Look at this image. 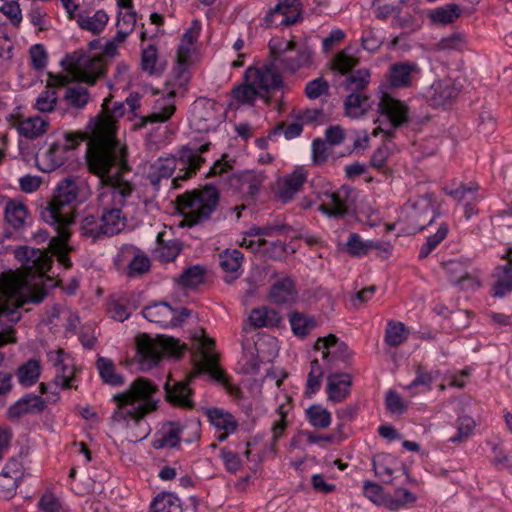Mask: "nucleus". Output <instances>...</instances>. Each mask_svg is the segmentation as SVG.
<instances>
[{"mask_svg": "<svg viewBox=\"0 0 512 512\" xmlns=\"http://www.w3.org/2000/svg\"><path fill=\"white\" fill-rule=\"evenodd\" d=\"M465 43V38L462 33H452L451 35H448L447 37H443V39H440V41L437 43L436 48L437 49H461L463 48Z\"/></svg>", "mask_w": 512, "mask_h": 512, "instance_id": "680f3d73", "label": "nucleus"}, {"mask_svg": "<svg viewBox=\"0 0 512 512\" xmlns=\"http://www.w3.org/2000/svg\"><path fill=\"white\" fill-rule=\"evenodd\" d=\"M289 322L293 333L298 334V336H305V334L310 333L311 329L316 327L315 318L304 314V312H291Z\"/></svg>", "mask_w": 512, "mask_h": 512, "instance_id": "4c0bfd02", "label": "nucleus"}, {"mask_svg": "<svg viewBox=\"0 0 512 512\" xmlns=\"http://www.w3.org/2000/svg\"><path fill=\"white\" fill-rule=\"evenodd\" d=\"M111 96L105 98L102 112L98 115L92 138L87 143V167L94 175H106L110 190L118 201L132 196L133 183L126 180L125 174L130 171L126 145L116 137L117 120L125 112L123 102H115L111 106Z\"/></svg>", "mask_w": 512, "mask_h": 512, "instance_id": "f257e3e1", "label": "nucleus"}, {"mask_svg": "<svg viewBox=\"0 0 512 512\" xmlns=\"http://www.w3.org/2000/svg\"><path fill=\"white\" fill-rule=\"evenodd\" d=\"M408 330L403 322L389 320L385 328V340L390 346H399L408 338Z\"/></svg>", "mask_w": 512, "mask_h": 512, "instance_id": "37998d69", "label": "nucleus"}, {"mask_svg": "<svg viewBox=\"0 0 512 512\" xmlns=\"http://www.w3.org/2000/svg\"><path fill=\"white\" fill-rule=\"evenodd\" d=\"M109 16L105 10H96L92 16L89 14H79L77 23L82 29L87 31L101 32L105 29Z\"/></svg>", "mask_w": 512, "mask_h": 512, "instance_id": "f704fd0d", "label": "nucleus"}, {"mask_svg": "<svg viewBox=\"0 0 512 512\" xmlns=\"http://www.w3.org/2000/svg\"><path fill=\"white\" fill-rule=\"evenodd\" d=\"M150 268V259L147 256H135L128 265V274H144Z\"/></svg>", "mask_w": 512, "mask_h": 512, "instance_id": "774afa93", "label": "nucleus"}, {"mask_svg": "<svg viewBox=\"0 0 512 512\" xmlns=\"http://www.w3.org/2000/svg\"><path fill=\"white\" fill-rule=\"evenodd\" d=\"M281 316L275 309L270 307H257L248 316V321L243 326V331L259 329V327H276L279 325Z\"/></svg>", "mask_w": 512, "mask_h": 512, "instance_id": "5701e85b", "label": "nucleus"}, {"mask_svg": "<svg viewBox=\"0 0 512 512\" xmlns=\"http://www.w3.org/2000/svg\"><path fill=\"white\" fill-rule=\"evenodd\" d=\"M6 294L7 301L3 305L0 303V313H12L13 309L10 308V304L15 308H18V306H23L25 302H28V300H30V302H42L43 298L47 295L45 290H33L29 295H27V297H25L22 282L17 280V278L9 280L6 286ZM6 342H8V339H6L5 335L0 333V346H3ZM4 359L5 354L0 351V364Z\"/></svg>", "mask_w": 512, "mask_h": 512, "instance_id": "4468645a", "label": "nucleus"}, {"mask_svg": "<svg viewBox=\"0 0 512 512\" xmlns=\"http://www.w3.org/2000/svg\"><path fill=\"white\" fill-rule=\"evenodd\" d=\"M184 348L178 339L167 335L151 337L148 333H139L136 337V358L143 371L155 367L165 353L181 355Z\"/></svg>", "mask_w": 512, "mask_h": 512, "instance_id": "6e6552de", "label": "nucleus"}, {"mask_svg": "<svg viewBox=\"0 0 512 512\" xmlns=\"http://www.w3.org/2000/svg\"><path fill=\"white\" fill-rule=\"evenodd\" d=\"M201 30L199 20H193L190 28L183 35L182 44L177 51V61L180 65H185L189 61L191 46L196 42Z\"/></svg>", "mask_w": 512, "mask_h": 512, "instance_id": "473e14b6", "label": "nucleus"}, {"mask_svg": "<svg viewBox=\"0 0 512 512\" xmlns=\"http://www.w3.org/2000/svg\"><path fill=\"white\" fill-rule=\"evenodd\" d=\"M297 291L293 278L290 276H280L272 284L269 292V298L273 302H288L294 298Z\"/></svg>", "mask_w": 512, "mask_h": 512, "instance_id": "c85d7f7f", "label": "nucleus"}, {"mask_svg": "<svg viewBox=\"0 0 512 512\" xmlns=\"http://www.w3.org/2000/svg\"><path fill=\"white\" fill-rule=\"evenodd\" d=\"M281 131H283L287 139H293V137H298L301 131H303L302 121L298 119L295 123L287 124V126L285 123L277 124V126H275L270 135H276V133H281Z\"/></svg>", "mask_w": 512, "mask_h": 512, "instance_id": "052dcab7", "label": "nucleus"}, {"mask_svg": "<svg viewBox=\"0 0 512 512\" xmlns=\"http://www.w3.org/2000/svg\"><path fill=\"white\" fill-rule=\"evenodd\" d=\"M355 200V191L349 185H342L336 191H324L320 194L318 209L329 217H343L351 209Z\"/></svg>", "mask_w": 512, "mask_h": 512, "instance_id": "ddd939ff", "label": "nucleus"}, {"mask_svg": "<svg viewBox=\"0 0 512 512\" xmlns=\"http://www.w3.org/2000/svg\"><path fill=\"white\" fill-rule=\"evenodd\" d=\"M157 240L158 246L156 249V256L160 258V260H165V262H167V260H174V258L179 255L181 251V244L179 240H170V242L165 244V242L161 240V235H158Z\"/></svg>", "mask_w": 512, "mask_h": 512, "instance_id": "3c124183", "label": "nucleus"}, {"mask_svg": "<svg viewBox=\"0 0 512 512\" xmlns=\"http://www.w3.org/2000/svg\"><path fill=\"white\" fill-rule=\"evenodd\" d=\"M314 348L315 350L322 351L323 359H341L342 361H347L353 353L347 343L340 341L334 333H330L326 335V337H318Z\"/></svg>", "mask_w": 512, "mask_h": 512, "instance_id": "6ab92c4d", "label": "nucleus"}, {"mask_svg": "<svg viewBox=\"0 0 512 512\" xmlns=\"http://www.w3.org/2000/svg\"><path fill=\"white\" fill-rule=\"evenodd\" d=\"M84 139L80 132H67L60 140L54 142L50 147L42 153L38 160L43 163L44 171H53L56 167H60L66 162L68 153L79 145Z\"/></svg>", "mask_w": 512, "mask_h": 512, "instance_id": "f8f14e48", "label": "nucleus"}, {"mask_svg": "<svg viewBox=\"0 0 512 512\" xmlns=\"http://www.w3.org/2000/svg\"><path fill=\"white\" fill-rule=\"evenodd\" d=\"M48 126V121L43 119V117H28V119H24L20 121L18 125V130L25 137H30V139H34V137H39V135H43L45 133Z\"/></svg>", "mask_w": 512, "mask_h": 512, "instance_id": "a19ab883", "label": "nucleus"}, {"mask_svg": "<svg viewBox=\"0 0 512 512\" xmlns=\"http://www.w3.org/2000/svg\"><path fill=\"white\" fill-rule=\"evenodd\" d=\"M204 278V269L199 267V265H194V267H188L182 274L179 276V282L182 285H186V287H196L199 285Z\"/></svg>", "mask_w": 512, "mask_h": 512, "instance_id": "bf43d9fd", "label": "nucleus"}, {"mask_svg": "<svg viewBox=\"0 0 512 512\" xmlns=\"http://www.w3.org/2000/svg\"><path fill=\"white\" fill-rule=\"evenodd\" d=\"M324 376V370L317 358L312 360L310 363V371L308 373V379L306 384V392L307 393H315L321 388V380Z\"/></svg>", "mask_w": 512, "mask_h": 512, "instance_id": "5fc2aeb1", "label": "nucleus"}, {"mask_svg": "<svg viewBox=\"0 0 512 512\" xmlns=\"http://www.w3.org/2000/svg\"><path fill=\"white\" fill-rule=\"evenodd\" d=\"M302 11V0H280L267 12L265 21L269 25H279V23L294 25L302 19Z\"/></svg>", "mask_w": 512, "mask_h": 512, "instance_id": "2eb2a0df", "label": "nucleus"}, {"mask_svg": "<svg viewBox=\"0 0 512 512\" xmlns=\"http://www.w3.org/2000/svg\"><path fill=\"white\" fill-rule=\"evenodd\" d=\"M96 367L100 377L104 382H106V384L119 386V384H123V382H125L123 375L117 373L115 364L113 360H110V358H106V356H99L96 360Z\"/></svg>", "mask_w": 512, "mask_h": 512, "instance_id": "72a5a7b5", "label": "nucleus"}, {"mask_svg": "<svg viewBox=\"0 0 512 512\" xmlns=\"http://www.w3.org/2000/svg\"><path fill=\"white\" fill-rule=\"evenodd\" d=\"M263 182V174H257V172H243L240 175V188L248 196H256Z\"/></svg>", "mask_w": 512, "mask_h": 512, "instance_id": "de8ad7c7", "label": "nucleus"}, {"mask_svg": "<svg viewBox=\"0 0 512 512\" xmlns=\"http://www.w3.org/2000/svg\"><path fill=\"white\" fill-rule=\"evenodd\" d=\"M352 380L350 373H330L327 377L328 399L343 401L351 391Z\"/></svg>", "mask_w": 512, "mask_h": 512, "instance_id": "a878e982", "label": "nucleus"}, {"mask_svg": "<svg viewBox=\"0 0 512 512\" xmlns=\"http://www.w3.org/2000/svg\"><path fill=\"white\" fill-rule=\"evenodd\" d=\"M210 144H203L199 147H190V145H183L178 150L176 157H160L150 166L148 172V180L155 188H159L162 179H168L173 175L177 162L180 164L179 172L172 180L175 188L181 186V181L190 179L196 175L202 163L205 162L203 153L209 150Z\"/></svg>", "mask_w": 512, "mask_h": 512, "instance_id": "39448f33", "label": "nucleus"}, {"mask_svg": "<svg viewBox=\"0 0 512 512\" xmlns=\"http://www.w3.org/2000/svg\"><path fill=\"white\" fill-rule=\"evenodd\" d=\"M444 268L453 283H457L463 289H475L479 282L475 276L469 273L465 261L461 259H450L444 263Z\"/></svg>", "mask_w": 512, "mask_h": 512, "instance_id": "aec40b11", "label": "nucleus"}, {"mask_svg": "<svg viewBox=\"0 0 512 512\" xmlns=\"http://www.w3.org/2000/svg\"><path fill=\"white\" fill-rule=\"evenodd\" d=\"M415 66L402 62L401 64H393L390 67V84L392 86H407L411 80V72Z\"/></svg>", "mask_w": 512, "mask_h": 512, "instance_id": "49530a36", "label": "nucleus"}, {"mask_svg": "<svg viewBox=\"0 0 512 512\" xmlns=\"http://www.w3.org/2000/svg\"><path fill=\"white\" fill-rule=\"evenodd\" d=\"M476 423L473 417H469V415H462L457 419V432L455 436L450 438V441L453 443H461V441H465L471 433H473L474 427Z\"/></svg>", "mask_w": 512, "mask_h": 512, "instance_id": "864d4df0", "label": "nucleus"}, {"mask_svg": "<svg viewBox=\"0 0 512 512\" xmlns=\"http://www.w3.org/2000/svg\"><path fill=\"white\" fill-rule=\"evenodd\" d=\"M220 193L214 185H205L201 189H192L178 195L176 203L189 226L210 219L217 209Z\"/></svg>", "mask_w": 512, "mask_h": 512, "instance_id": "0eeeda50", "label": "nucleus"}, {"mask_svg": "<svg viewBox=\"0 0 512 512\" xmlns=\"http://www.w3.org/2000/svg\"><path fill=\"white\" fill-rule=\"evenodd\" d=\"M68 82V75H50L48 86L37 97L35 107L42 112L53 110L58 101V95L54 86H67Z\"/></svg>", "mask_w": 512, "mask_h": 512, "instance_id": "412c9836", "label": "nucleus"}, {"mask_svg": "<svg viewBox=\"0 0 512 512\" xmlns=\"http://www.w3.org/2000/svg\"><path fill=\"white\" fill-rule=\"evenodd\" d=\"M306 415L312 426L327 427L331 424V411L322 406H310L306 409Z\"/></svg>", "mask_w": 512, "mask_h": 512, "instance_id": "603ef678", "label": "nucleus"}, {"mask_svg": "<svg viewBox=\"0 0 512 512\" xmlns=\"http://www.w3.org/2000/svg\"><path fill=\"white\" fill-rule=\"evenodd\" d=\"M175 94L176 92L171 90L168 92L166 98L158 100L152 113L147 115V117H144V124H148V122H167L176 110L174 103Z\"/></svg>", "mask_w": 512, "mask_h": 512, "instance_id": "cd10ccee", "label": "nucleus"}, {"mask_svg": "<svg viewBox=\"0 0 512 512\" xmlns=\"http://www.w3.org/2000/svg\"><path fill=\"white\" fill-rule=\"evenodd\" d=\"M370 107L369 96L365 92H357V90H350V94L344 101V108L348 116L358 118L367 112Z\"/></svg>", "mask_w": 512, "mask_h": 512, "instance_id": "c756f323", "label": "nucleus"}, {"mask_svg": "<svg viewBox=\"0 0 512 512\" xmlns=\"http://www.w3.org/2000/svg\"><path fill=\"white\" fill-rule=\"evenodd\" d=\"M62 63L66 65L68 77L72 76L74 80H81L88 84H95L97 78L106 70L105 58L90 52H72Z\"/></svg>", "mask_w": 512, "mask_h": 512, "instance_id": "1a4fd4ad", "label": "nucleus"}, {"mask_svg": "<svg viewBox=\"0 0 512 512\" xmlns=\"http://www.w3.org/2000/svg\"><path fill=\"white\" fill-rule=\"evenodd\" d=\"M462 9L456 3H449L445 5V7H438L437 9L430 11V19L434 23H442V25H447V23H453L459 15H461Z\"/></svg>", "mask_w": 512, "mask_h": 512, "instance_id": "c03bdc74", "label": "nucleus"}, {"mask_svg": "<svg viewBox=\"0 0 512 512\" xmlns=\"http://www.w3.org/2000/svg\"><path fill=\"white\" fill-rule=\"evenodd\" d=\"M206 414L209 421L219 429H226V431H235L238 427V423L229 411L220 408L207 409Z\"/></svg>", "mask_w": 512, "mask_h": 512, "instance_id": "c9c22d12", "label": "nucleus"}, {"mask_svg": "<svg viewBox=\"0 0 512 512\" xmlns=\"http://www.w3.org/2000/svg\"><path fill=\"white\" fill-rule=\"evenodd\" d=\"M46 402L37 394H27L12 404L8 409V416L11 420H19L25 414H34L45 409Z\"/></svg>", "mask_w": 512, "mask_h": 512, "instance_id": "b1692460", "label": "nucleus"}, {"mask_svg": "<svg viewBox=\"0 0 512 512\" xmlns=\"http://www.w3.org/2000/svg\"><path fill=\"white\" fill-rule=\"evenodd\" d=\"M329 85L323 77H318V79H314L313 81H310L305 86V93L307 97H310V99H317V97H320L322 93H325L327 91Z\"/></svg>", "mask_w": 512, "mask_h": 512, "instance_id": "e2e57ef3", "label": "nucleus"}, {"mask_svg": "<svg viewBox=\"0 0 512 512\" xmlns=\"http://www.w3.org/2000/svg\"><path fill=\"white\" fill-rule=\"evenodd\" d=\"M374 245V240H363L358 233H350L346 241L347 251L350 255H366Z\"/></svg>", "mask_w": 512, "mask_h": 512, "instance_id": "09e8293b", "label": "nucleus"}, {"mask_svg": "<svg viewBox=\"0 0 512 512\" xmlns=\"http://www.w3.org/2000/svg\"><path fill=\"white\" fill-rule=\"evenodd\" d=\"M142 314L149 321H155V323H161L162 325H171L174 309L166 301H161L160 303H154L145 307Z\"/></svg>", "mask_w": 512, "mask_h": 512, "instance_id": "7c9ffc66", "label": "nucleus"}, {"mask_svg": "<svg viewBox=\"0 0 512 512\" xmlns=\"http://www.w3.org/2000/svg\"><path fill=\"white\" fill-rule=\"evenodd\" d=\"M185 427L192 429L194 439H198V437H200V426L197 421H193V423H189L186 426L178 425V423H169L168 425L163 426L162 430L155 438L153 446L155 448L178 447Z\"/></svg>", "mask_w": 512, "mask_h": 512, "instance_id": "f3484780", "label": "nucleus"}, {"mask_svg": "<svg viewBox=\"0 0 512 512\" xmlns=\"http://www.w3.org/2000/svg\"><path fill=\"white\" fill-rule=\"evenodd\" d=\"M28 210L23 202L18 200H8L5 206V219L15 228L23 226Z\"/></svg>", "mask_w": 512, "mask_h": 512, "instance_id": "58836bf2", "label": "nucleus"}, {"mask_svg": "<svg viewBox=\"0 0 512 512\" xmlns=\"http://www.w3.org/2000/svg\"><path fill=\"white\" fill-rule=\"evenodd\" d=\"M41 373V366L38 360H28L25 364H22L17 370V377L20 384L24 386H30L37 382L38 377Z\"/></svg>", "mask_w": 512, "mask_h": 512, "instance_id": "a18cd8bd", "label": "nucleus"}, {"mask_svg": "<svg viewBox=\"0 0 512 512\" xmlns=\"http://www.w3.org/2000/svg\"><path fill=\"white\" fill-rule=\"evenodd\" d=\"M157 385L147 377H137L124 392L115 394L112 399L116 408L112 413L113 422L129 424L130 420L140 422L148 412L157 409L154 394Z\"/></svg>", "mask_w": 512, "mask_h": 512, "instance_id": "7ed1b4c3", "label": "nucleus"}, {"mask_svg": "<svg viewBox=\"0 0 512 512\" xmlns=\"http://www.w3.org/2000/svg\"><path fill=\"white\" fill-rule=\"evenodd\" d=\"M141 66L148 74H161L163 72L165 64L158 61V48L155 45H148L142 50Z\"/></svg>", "mask_w": 512, "mask_h": 512, "instance_id": "79ce46f5", "label": "nucleus"}, {"mask_svg": "<svg viewBox=\"0 0 512 512\" xmlns=\"http://www.w3.org/2000/svg\"><path fill=\"white\" fill-rule=\"evenodd\" d=\"M448 229L446 225H440L434 235L428 236L424 244L420 248L419 257H428L429 253L437 247L438 243H441L442 239L447 236Z\"/></svg>", "mask_w": 512, "mask_h": 512, "instance_id": "13d9d810", "label": "nucleus"}, {"mask_svg": "<svg viewBox=\"0 0 512 512\" xmlns=\"http://www.w3.org/2000/svg\"><path fill=\"white\" fill-rule=\"evenodd\" d=\"M327 138L325 140H321V138H316V140L312 143V155L315 163H322L327 160L328 146H327Z\"/></svg>", "mask_w": 512, "mask_h": 512, "instance_id": "338daca9", "label": "nucleus"}, {"mask_svg": "<svg viewBox=\"0 0 512 512\" xmlns=\"http://www.w3.org/2000/svg\"><path fill=\"white\" fill-rule=\"evenodd\" d=\"M48 359L57 368V373L54 377L56 386L61 388H70L73 386L74 370L69 366L65 360V352L63 350H52L48 352Z\"/></svg>", "mask_w": 512, "mask_h": 512, "instance_id": "4be33fe9", "label": "nucleus"}, {"mask_svg": "<svg viewBox=\"0 0 512 512\" xmlns=\"http://www.w3.org/2000/svg\"><path fill=\"white\" fill-rule=\"evenodd\" d=\"M15 256L30 274H45L49 270L52 257L47 250L40 248H29V246H20L15 250Z\"/></svg>", "mask_w": 512, "mask_h": 512, "instance_id": "dca6fc26", "label": "nucleus"}, {"mask_svg": "<svg viewBox=\"0 0 512 512\" xmlns=\"http://www.w3.org/2000/svg\"><path fill=\"white\" fill-rule=\"evenodd\" d=\"M243 254L240 250H225L219 255V265L226 272H237L239 270L242 261Z\"/></svg>", "mask_w": 512, "mask_h": 512, "instance_id": "8fccbe9b", "label": "nucleus"}, {"mask_svg": "<svg viewBox=\"0 0 512 512\" xmlns=\"http://www.w3.org/2000/svg\"><path fill=\"white\" fill-rule=\"evenodd\" d=\"M214 344V339H210V337L200 339L199 347L193 354V371L189 373L185 383L184 381H176L173 385H170L169 381H167L165 391L167 400L170 403L180 407H194V402L191 399L192 390L189 387V383L201 372H209L213 378L224 382L225 373L218 366L216 354L210 352V348H213Z\"/></svg>", "mask_w": 512, "mask_h": 512, "instance_id": "20e7f679", "label": "nucleus"}, {"mask_svg": "<svg viewBox=\"0 0 512 512\" xmlns=\"http://www.w3.org/2000/svg\"><path fill=\"white\" fill-rule=\"evenodd\" d=\"M436 217V211L431 197H420L413 203L412 219L417 228L423 230L427 224H431Z\"/></svg>", "mask_w": 512, "mask_h": 512, "instance_id": "bb28decb", "label": "nucleus"}, {"mask_svg": "<svg viewBox=\"0 0 512 512\" xmlns=\"http://www.w3.org/2000/svg\"><path fill=\"white\" fill-rule=\"evenodd\" d=\"M153 512H183L182 502L173 493L158 495L151 504Z\"/></svg>", "mask_w": 512, "mask_h": 512, "instance_id": "e433bc0d", "label": "nucleus"}, {"mask_svg": "<svg viewBox=\"0 0 512 512\" xmlns=\"http://www.w3.org/2000/svg\"><path fill=\"white\" fill-rule=\"evenodd\" d=\"M99 179V199L103 207L102 213V236H113L123 230L126 224V218L122 214V206L125 205L129 197H125L122 202L117 198L107 186L110 183L107 176H98Z\"/></svg>", "mask_w": 512, "mask_h": 512, "instance_id": "9d476101", "label": "nucleus"}, {"mask_svg": "<svg viewBox=\"0 0 512 512\" xmlns=\"http://www.w3.org/2000/svg\"><path fill=\"white\" fill-rule=\"evenodd\" d=\"M359 60L355 58V56H351L348 54L347 50H340L337 52L332 59V69H336L342 74H347L346 78V88L347 89H356V91H365L371 80V71L366 68L355 69L354 67L358 65Z\"/></svg>", "mask_w": 512, "mask_h": 512, "instance_id": "9b49d317", "label": "nucleus"}, {"mask_svg": "<svg viewBox=\"0 0 512 512\" xmlns=\"http://www.w3.org/2000/svg\"><path fill=\"white\" fill-rule=\"evenodd\" d=\"M496 277L493 285L494 295L504 296L512 291V261L508 259L505 265L496 267L494 271Z\"/></svg>", "mask_w": 512, "mask_h": 512, "instance_id": "2f4dec72", "label": "nucleus"}, {"mask_svg": "<svg viewBox=\"0 0 512 512\" xmlns=\"http://www.w3.org/2000/svg\"><path fill=\"white\" fill-rule=\"evenodd\" d=\"M268 47L273 59L272 63L263 68L246 69L244 83L233 88L232 95L238 103L254 105L257 97H260L265 103L274 101L275 107L280 108V100L276 98V93L283 86V77L276 70V65L289 72H296L313 65L315 50L308 43L299 46L296 56H286V51L297 48L295 39L286 41L282 37H273Z\"/></svg>", "mask_w": 512, "mask_h": 512, "instance_id": "f03ea898", "label": "nucleus"}, {"mask_svg": "<svg viewBox=\"0 0 512 512\" xmlns=\"http://www.w3.org/2000/svg\"><path fill=\"white\" fill-rule=\"evenodd\" d=\"M307 181V174L304 168H295V170L284 176L278 182L277 194L283 201H289L294 198L296 192L302 188L303 184Z\"/></svg>", "mask_w": 512, "mask_h": 512, "instance_id": "393cba45", "label": "nucleus"}, {"mask_svg": "<svg viewBox=\"0 0 512 512\" xmlns=\"http://www.w3.org/2000/svg\"><path fill=\"white\" fill-rule=\"evenodd\" d=\"M81 232L84 236L100 237L103 236V221L102 216L96 218V216H86L82 219L80 224Z\"/></svg>", "mask_w": 512, "mask_h": 512, "instance_id": "6e6d98bb", "label": "nucleus"}, {"mask_svg": "<svg viewBox=\"0 0 512 512\" xmlns=\"http://www.w3.org/2000/svg\"><path fill=\"white\" fill-rule=\"evenodd\" d=\"M64 100L71 107L83 108L90 101V92L86 86H66Z\"/></svg>", "mask_w": 512, "mask_h": 512, "instance_id": "ea45409f", "label": "nucleus"}, {"mask_svg": "<svg viewBox=\"0 0 512 512\" xmlns=\"http://www.w3.org/2000/svg\"><path fill=\"white\" fill-rule=\"evenodd\" d=\"M80 196V183L65 178L56 186L55 193L41 212L42 219L53 224L61 241L70 236L69 226L75 218V205Z\"/></svg>", "mask_w": 512, "mask_h": 512, "instance_id": "423d86ee", "label": "nucleus"}, {"mask_svg": "<svg viewBox=\"0 0 512 512\" xmlns=\"http://www.w3.org/2000/svg\"><path fill=\"white\" fill-rule=\"evenodd\" d=\"M2 13L7 15V17L12 21L14 25H19L21 20L23 19L21 8L17 1H9V3H4L0 7Z\"/></svg>", "mask_w": 512, "mask_h": 512, "instance_id": "69168bd1", "label": "nucleus"}, {"mask_svg": "<svg viewBox=\"0 0 512 512\" xmlns=\"http://www.w3.org/2000/svg\"><path fill=\"white\" fill-rule=\"evenodd\" d=\"M435 96L440 103L450 101L453 97H457L459 88L453 81H439L434 85Z\"/></svg>", "mask_w": 512, "mask_h": 512, "instance_id": "4d7b16f0", "label": "nucleus"}, {"mask_svg": "<svg viewBox=\"0 0 512 512\" xmlns=\"http://www.w3.org/2000/svg\"><path fill=\"white\" fill-rule=\"evenodd\" d=\"M379 109L388 118L392 127H399V125L409 122V109L406 104L401 100H396L393 96H389V94L382 95L379 101Z\"/></svg>", "mask_w": 512, "mask_h": 512, "instance_id": "a211bd4d", "label": "nucleus"}, {"mask_svg": "<svg viewBox=\"0 0 512 512\" xmlns=\"http://www.w3.org/2000/svg\"><path fill=\"white\" fill-rule=\"evenodd\" d=\"M385 405L390 412H395V414H401V412L406 410L401 396L395 390H388L385 397Z\"/></svg>", "mask_w": 512, "mask_h": 512, "instance_id": "0e129e2a", "label": "nucleus"}]
</instances>
